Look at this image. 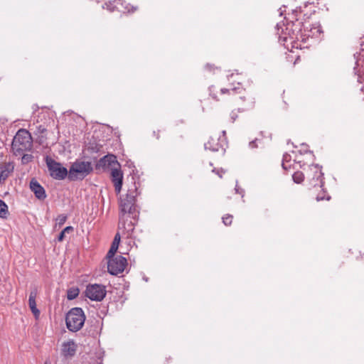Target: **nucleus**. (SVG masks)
Here are the masks:
<instances>
[{
    "mask_svg": "<svg viewBox=\"0 0 364 364\" xmlns=\"http://www.w3.org/2000/svg\"><path fill=\"white\" fill-rule=\"evenodd\" d=\"M130 179L131 185L129 186L127 193L122 196L119 198V228L133 231L134 223L130 221L126 227V220L127 218L137 220L139 211L136 205V197L139 193L137 192L139 186V182L136 181L134 175L131 174L127 180Z\"/></svg>",
    "mask_w": 364,
    "mask_h": 364,
    "instance_id": "1",
    "label": "nucleus"
},
{
    "mask_svg": "<svg viewBox=\"0 0 364 364\" xmlns=\"http://www.w3.org/2000/svg\"><path fill=\"white\" fill-rule=\"evenodd\" d=\"M306 24L296 18L295 21L287 23L284 32V29L277 23L276 26L277 35H278L280 44L288 50H289V43L291 44V49H301L303 48L302 43L311 36L310 33L311 32V29L309 30V26Z\"/></svg>",
    "mask_w": 364,
    "mask_h": 364,
    "instance_id": "2",
    "label": "nucleus"
},
{
    "mask_svg": "<svg viewBox=\"0 0 364 364\" xmlns=\"http://www.w3.org/2000/svg\"><path fill=\"white\" fill-rule=\"evenodd\" d=\"M33 139L28 131L19 129L14 137L11 149L15 156H21L23 153L31 150Z\"/></svg>",
    "mask_w": 364,
    "mask_h": 364,
    "instance_id": "3",
    "label": "nucleus"
},
{
    "mask_svg": "<svg viewBox=\"0 0 364 364\" xmlns=\"http://www.w3.org/2000/svg\"><path fill=\"white\" fill-rule=\"evenodd\" d=\"M85 321V315L80 307L71 309L66 314L65 323L68 329L77 332L82 328Z\"/></svg>",
    "mask_w": 364,
    "mask_h": 364,
    "instance_id": "4",
    "label": "nucleus"
},
{
    "mask_svg": "<svg viewBox=\"0 0 364 364\" xmlns=\"http://www.w3.org/2000/svg\"><path fill=\"white\" fill-rule=\"evenodd\" d=\"M90 161L76 160L70 167L68 178L70 181L82 180L92 171Z\"/></svg>",
    "mask_w": 364,
    "mask_h": 364,
    "instance_id": "5",
    "label": "nucleus"
},
{
    "mask_svg": "<svg viewBox=\"0 0 364 364\" xmlns=\"http://www.w3.org/2000/svg\"><path fill=\"white\" fill-rule=\"evenodd\" d=\"M322 167L318 164L311 165L307 176V186L309 189L313 188H322L324 185L323 173Z\"/></svg>",
    "mask_w": 364,
    "mask_h": 364,
    "instance_id": "6",
    "label": "nucleus"
},
{
    "mask_svg": "<svg viewBox=\"0 0 364 364\" xmlns=\"http://www.w3.org/2000/svg\"><path fill=\"white\" fill-rule=\"evenodd\" d=\"M45 161L48 171H50V174L54 179L63 180L68 176L69 171L67 168L50 156H46Z\"/></svg>",
    "mask_w": 364,
    "mask_h": 364,
    "instance_id": "7",
    "label": "nucleus"
},
{
    "mask_svg": "<svg viewBox=\"0 0 364 364\" xmlns=\"http://www.w3.org/2000/svg\"><path fill=\"white\" fill-rule=\"evenodd\" d=\"M107 271L112 275H117L124 272L127 264V259L122 256H112L107 257Z\"/></svg>",
    "mask_w": 364,
    "mask_h": 364,
    "instance_id": "8",
    "label": "nucleus"
},
{
    "mask_svg": "<svg viewBox=\"0 0 364 364\" xmlns=\"http://www.w3.org/2000/svg\"><path fill=\"white\" fill-rule=\"evenodd\" d=\"M107 294L106 287L99 284H90L86 287L85 296L92 301H101Z\"/></svg>",
    "mask_w": 364,
    "mask_h": 364,
    "instance_id": "9",
    "label": "nucleus"
},
{
    "mask_svg": "<svg viewBox=\"0 0 364 364\" xmlns=\"http://www.w3.org/2000/svg\"><path fill=\"white\" fill-rule=\"evenodd\" d=\"M223 136L214 137L210 136L208 142L205 144V149L211 151H221L225 153L227 146V141L225 138V131L223 132Z\"/></svg>",
    "mask_w": 364,
    "mask_h": 364,
    "instance_id": "10",
    "label": "nucleus"
},
{
    "mask_svg": "<svg viewBox=\"0 0 364 364\" xmlns=\"http://www.w3.org/2000/svg\"><path fill=\"white\" fill-rule=\"evenodd\" d=\"M120 166L119 163L117 160V157L114 154H107L101 158L97 163L95 168L96 169H105L106 168H110L111 170L114 167Z\"/></svg>",
    "mask_w": 364,
    "mask_h": 364,
    "instance_id": "11",
    "label": "nucleus"
},
{
    "mask_svg": "<svg viewBox=\"0 0 364 364\" xmlns=\"http://www.w3.org/2000/svg\"><path fill=\"white\" fill-rule=\"evenodd\" d=\"M120 168L121 166H119L117 167H114L111 171V179L117 194H119L121 192L122 187L123 173Z\"/></svg>",
    "mask_w": 364,
    "mask_h": 364,
    "instance_id": "12",
    "label": "nucleus"
},
{
    "mask_svg": "<svg viewBox=\"0 0 364 364\" xmlns=\"http://www.w3.org/2000/svg\"><path fill=\"white\" fill-rule=\"evenodd\" d=\"M102 329V321L100 319L89 320L86 331L87 334L93 338L98 336Z\"/></svg>",
    "mask_w": 364,
    "mask_h": 364,
    "instance_id": "13",
    "label": "nucleus"
},
{
    "mask_svg": "<svg viewBox=\"0 0 364 364\" xmlns=\"http://www.w3.org/2000/svg\"><path fill=\"white\" fill-rule=\"evenodd\" d=\"M30 188L38 199L44 200L46 198L44 188L36 179L33 178L31 181Z\"/></svg>",
    "mask_w": 364,
    "mask_h": 364,
    "instance_id": "14",
    "label": "nucleus"
},
{
    "mask_svg": "<svg viewBox=\"0 0 364 364\" xmlns=\"http://www.w3.org/2000/svg\"><path fill=\"white\" fill-rule=\"evenodd\" d=\"M77 345L73 341L64 342L62 345V355L65 357H73L76 352Z\"/></svg>",
    "mask_w": 364,
    "mask_h": 364,
    "instance_id": "15",
    "label": "nucleus"
},
{
    "mask_svg": "<svg viewBox=\"0 0 364 364\" xmlns=\"http://www.w3.org/2000/svg\"><path fill=\"white\" fill-rule=\"evenodd\" d=\"M14 166L12 163L8 162L1 164L0 166V183H3L13 172Z\"/></svg>",
    "mask_w": 364,
    "mask_h": 364,
    "instance_id": "16",
    "label": "nucleus"
},
{
    "mask_svg": "<svg viewBox=\"0 0 364 364\" xmlns=\"http://www.w3.org/2000/svg\"><path fill=\"white\" fill-rule=\"evenodd\" d=\"M37 289L34 288L31 291L28 298L29 307L36 318H38L40 315V311L37 309L36 303V298L37 296Z\"/></svg>",
    "mask_w": 364,
    "mask_h": 364,
    "instance_id": "17",
    "label": "nucleus"
},
{
    "mask_svg": "<svg viewBox=\"0 0 364 364\" xmlns=\"http://www.w3.org/2000/svg\"><path fill=\"white\" fill-rule=\"evenodd\" d=\"M119 241H120L119 233H117L114 236V238L112 243L110 249L107 252V257H112V256L114 255L115 252H117V250L118 249Z\"/></svg>",
    "mask_w": 364,
    "mask_h": 364,
    "instance_id": "18",
    "label": "nucleus"
},
{
    "mask_svg": "<svg viewBox=\"0 0 364 364\" xmlns=\"http://www.w3.org/2000/svg\"><path fill=\"white\" fill-rule=\"evenodd\" d=\"M244 91V89L242 87H233L230 88H222L220 89V93L222 95L228 94L229 95H235L236 94H240Z\"/></svg>",
    "mask_w": 364,
    "mask_h": 364,
    "instance_id": "19",
    "label": "nucleus"
},
{
    "mask_svg": "<svg viewBox=\"0 0 364 364\" xmlns=\"http://www.w3.org/2000/svg\"><path fill=\"white\" fill-rule=\"evenodd\" d=\"M9 215L8 205L1 199H0V218L5 219Z\"/></svg>",
    "mask_w": 364,
    "mask_h": 364,
    "instance_id": "20",
    "label": "nucleus"
},
{
    "mask_svg": "<svg viewBox=\"0 0 364 364\" xmlns=\"http://www.w3.org/2000/svg\"><path fill=\"white\" fill-rule=\"evenodd\" d=\"M292 178L294 183H301L304 180V174L301 171H296L292 175Z\"/></svg>",
    "mask_w": 364,
    "mask_h": 364,
    "instance_id": "21",
    "label": "nucleus"
},
{
    "mask_svg": "<svg viewBox=\"0 0 364 364\" xmlns=\"http://www.w3.org/2000/svg\"><path fill=\"white\" fill-rule=\"evenodd\" d=\"M79 294L78 288H71L68 290L67 298L68 300L75 299Z\"/></svg>",
    "mask_w": 364,
    "mask_h": 364,
    "instance_id": "22",
    "label": "nucleus"
},
{
    "mask_svg": "<svg viewBox=\"0 0 364 364\" xmlns=\"http://www.w3.org/2000/svg\"><path fill=\"white\" fill-rule=\"evenodd\" d=\"M321 188V192L319 193L316 196V200L317 201H321L323 200H329L331 199V196L327 194L326 191L323 189V187Z\"/></svg>",
    "mask_w": 364,
    "mask_h": 364,
    "instance_id": "23",
    "label": "nucleus"
},
{
    "mask_svg": "<svg viewBox=\"0 0 364 364\" xmlns=\"http://www.w3.org/2000/svg\"><path fill=\"white\" fill-rule=\"evenodd\" d=\"M73 230V228L72 226H67L60 232L59 235L58 236L57 240L58 242H62L65 238V233H68Z\"/></svg>",
    "mask_w": 364,
    "mask_h": 364,
    "instance_id": "24",
    "label": "nucleus"
},
{
    "mask_svg": "<svg viewBox=\"0 0 364 364\" xmlns=\"http://www.w3.org/2000/svg\"><path fill=\"white\" fill-rule=\"evenodd\" d=\"M21 156H22L21 163L23 164H26L31 162L33 159V156L32 154L23 153V154H21Z\"/></svg>",
    "mask_w": 364,
    "mask_h": 364,
    "instance_id": "25",
    "label": "nucleus"
},
{
    "mask_svg": "<svg viewBox=\"0 0 364 364\" xmlns=\"http://www.w3.org/2000/svg\"><path fill=\"white\" fill-rule=\"evenodd\" d=\"M232 218L233 216L232 215L226 214L222 218L223 223L226 226L230 225L232 223Z\"/></svg>",
    "mask_w": 364,
    "mask_h": 364,
    "instance_id": "26",
    "label": "nucleus"
},
{
    "mask_svg": "<svg viewBox=\"0 0 364 364\" xmlns=\"http://www.w3.org/2000/svg\"><path fill=\"white\" fill-rule=\"evenodd\" d=\"M291 160V156L286 153L283 155V159H282V168L284 169V170H287L289 167H288L286 164V163H287L288 161H289Z\"/></svg>",
    "mask_w": 364,
    "mask_h": 364,
    "instance_id": "27",
    "label": "nucleus"
},
{
    "mask_svg": "<svg viewBox=\"0 0 364 364\" xmlns=\"http://www.w3.org/2000/svg\"><path fill=\"white\" fill-rule=\"evenodd\" d=\"M67 218H68V217L66 215L61 214L58 216L56 221H57L58 224L60 226H61L66 222Z\"/></svg>",
    "mask_w": 364,
    "mask_h": 364,
    "instance_id": "28",
    "label": "nucleus"
},
{
    "mask_svg": "<svg viewBox=\"0 0 364 364\" xmlns=\"http://www.w3.org/2000/svg\"><path fill=\"white\" fill-rule=\"evenodd\" d=\"M205 69L210 72V73H215V71L216 70H218L219 68L215 66L214 64H211V63H207L205 65Z\"/></svg>",
    "mask_w": 364,
    "mask_h": 364,
    "instance_id": "29",
    "label": "nucleus"
},
{
    "mask_svg": "<svg viewBox=\"0 0 364 364\" xmlns=\"http://www.w3.org/2000/svg\"><path fill=\"white\" fill-rule=\"evenodd\" d=\"M209 90V92H210V95L213 97V99H214L215 100L218 101V98L217 97V95H215V90H216V88L214 85H211L208 88Z\"/></svg>",
    "mask_w": 364,
    "mask_h": 364,
    "instance_id": "30",
    "label": "nucleus"
},
{
    "mask_svg": "<svg viewBox=\"0 0 364 364\" xmlns=\"http://www.w3.org/2000/svg\"><path fill=\"white\" fill-rule=\"evenodd\" d=\"M36 134H44L46 132L47 129L44 125L40 124L36 126Z\"/></svg>",
    "mask_w": 364,
    "mask_h": 364,
    "instance_id": "31",
    "label": "nucleus"
},
{
    "mask_svg": "<svg viewBox=\"0 0 364 364\" xmlns=\"http://www.w3.org/2000/svg\"><path fill=\"white\" fill-rule=\"evenodd\" d=\"M213 173L217 174L220 178L223 177V174L225 173V171L223 168H214L212 171Z\"/></svg>",
    "mask_w": 364,
    "mask_h": 364,
    "instance_id": "32",
    "label": "nucleus"
},
{
    "mask_svg": "<svg viewBox=\"0 0 364 364\" xmlns=\"http://www.w3.org/2000/svg\"><path fill=\"white\" fill-rule=\"evenodd\" d=\"M235 190L236 193L240 194L242 196V198L244 197V196H245V190L241 188L240 187H239L237 183L235 186Z\"/></svg>",
    "mask_w": 364,
    "mask_h": 364,
    "instance_id": "33",
    "label": "nucleus"
},
{
    "mask_svg": "<svg viewBox=\"0 0 364 364\" xmlns=\"http://www.w3.org/2000/svg\"><path fill=\"white\" fill-rule=\"evenodd\" d=\"M230 117L232 119V122H235L237 117V115L236 114V112L235 111H232L231 113H230Z\"/></svg>",
    "mask_w": 364,
    "mask_h": 364,
    "instance_id": "34",
    "label": "nucleus"
},
{
    "mask_svg": "<svg viewBox=\"0 0 364 364\" xmlns=\"http://www.w3.org/2000/svg\"><path fill=\"white\" fill-rule=\"evenodd\" d=\"M256 142H257L256 139L250 141L249 144L250 147H251L252 149L256 148L257 146Z\"/></svg>",
    "mask_w": 364,
    "mask_h": 364,
    "instance_id": "35",
    "label": "nucleus"
},
{
    "mask_svg": "<svg viewBox=\"0 0 364 364\" xmlns=\"http://www.w3.org/2000/svg\"><path fill=\"white\" fill-rule=\"evenodd\" d=\"M125 9H127L129 12H134L136 10V7L134 6H132V9H130L129 6H127L125 7Z\"/></svg>",
    "mask_w": 364,
    "mask_h": 364,
    "instance_id": "36",
    "label": "nucleus"
},
{
    "mask_svg": "<svg viewBox=\"0 0 364 364\" xmlns=\"http://www.w3.org/2000/svg\"><path fill=\"white\" fill-rule=\"evenodd\" d=\"M105 6H107V9L108 10H109L110 11H114V8H113V7H112V6H111V3H109V4L105 3Z\"/></svg>",
    "mask_w": 364,
    "mask_h": 364,
    "instance_id": "37",
    "label": "nucleus"
},
{
    "mask_svg": "<svg viewBox=\"0 0 364 364\" xmlns=\"http://www.w3.org/2000/svg\"><path fill=\"white\" fill-rule=\"evenodd\" d=\"M249 107H242V108H238V111L240 112V111H245L246 109H247Z\"/></svg>",
    "mask_w": 364,
    "mask_h": 364,
    "instance_id": "38",
    "label": "nucleus"
},
{
    "mask_svg": "<svg viewBox=\"0 0 364 364\" xmlns=\"http://www.w3.org/2000/svg\"><path fill=\"white\" fill-rule=\"evenodd\" d=\"M154 135L156 136V139H159V132L157 133L156 132H154Z\"/></svg>",
    "mask_w": 364,
    "mask_h": 364,
    "instance_id": "39",
    "label": "nucleus"
},
{
    "mask_svg": "<svg viewBox=\"0 0 364 364\" xmlns=\"http://www.w3.org/2000/svg\"><path fill=\"white\" fill-rule=\"evenodd\" d=\"M33 109L35 111H36V110H37V109H38V107L36 105H35L33 107Z\"/></svg>",
    "mask_w": 364,
    "mask_h": 364,
    "instance_id": "40",
    "label": "nucleus"
},
{
    "mask_svg": "<svg viewBox=\"0 0 364 364\" xmlns=\"http://www.w3.org/2000/svg\"><path fill=\"white\" fill-rule=\"evenodd\" d=\"M44 364H51V362L50 360H46Z\"/></svg>",
    "mask_w": 364,
    "mask_h": 364,
    "instance_id": "41",
    "label": "nucleus"
},
{
    "mask_svg": "<svg viewBox=\"0 0 364 364\" xmlns=\"http://www.w3.org/2000/svg\"><path fill=\"white\" fill-rule=\"evenodd\" d=\"M239 100H245V97H239Z\"/></svg>",
    "mask_w": 364,
    "mask_h": 364,
    "instance_id": "42",
    "label": "nucleus"
}]
</instances>
